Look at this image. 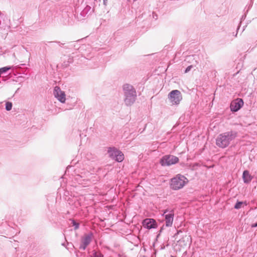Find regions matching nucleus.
<instances>
[{"instance_id": "obj_10", "label": "nucleus", "mask_w": 257, "mask_h": 257, "mask_svg": "<svg viewBox=\"0 0 257 257\" xmlns=\"http://www.w3.org/2000/svg\"><path fill=\"white\" fill-rule=\"evenodd\" d=\"M243 102L241 99H237L230 104V109L232 111H237L243 105Z\"/></svg>"}, {"instance_id": "obj_8", "label": "nucleus", "mask_w": 257, "mask_h": 257, "mask_svg": "<svg viewBox=\"0 0 257 257\" xmlns=\"http://www.w3.org/2000/svg\"><path fill=\"white\" fill-rule=\"evenodd\" d=\"M191 242V237L185 233L182 235V238L178 241L179 245L181 247H185L190 245Z\"/></svg>"}, {"instance_id": "obj_23", "label": "nucleus", "mask_w": 257, "mask_h": 257, "mask_svg": "<svg viewBox=\"0 0 257 257\" xmlns=\"http://www.w3.org/2000/svg\"><path fill=\"white\" fill-rule=\"evenodd\" d=\"M103 3L105 5H106V3H107V0H103Z\"/></svg>"}, {"instance_id": "obj_27", "label": "nucleus", "mask_w": 257, "mask_h": 257, "mask_svg": "<svg viewBox=\"0 0 257 257\" xmlns=\"http://www.w3.org/2000/svg\"><path fill=\"white\" fill-rule=\"evenodd\" d=\"M171 257H174L173 256H171Z\"/></svg>"}, {"instance_id": "obj_26", "label": "nucleus", "mask_w": 257, "mask_h": 257, "mask_svg": "<svg viewBox=\"0 0 257 257\" xmlns=\"http://www.w3.org/2000/svg\"><path fill=\"white\" fill-rule=\"evenodd\" d=\"M76 256H77V257H78V255L77 253L76 254Z\"/></svg>"}, {"instance_id": "obj_19", "label": "nucleus", "mask_w": 257, "mask_h": 257, "mask_svg": "<svg viewBox=\"0 0 257 257\" xmlns=\"http://www.w3.org/2000/svg\"><path fill=\"white\" fill-rule=\"evenodd\" d=\"M192 68V65H190V66H189L188 67H187L185 71V73H188V72H189L191 68Z\"/></svg>"}, {"instance_id": "obj_25", "label": "nucleus", "mask_w": 257, "mask_h": 257, "mask_svg": "<svg viewBox=\"0 0 257 257\" xmlns=\"http://www.w3.org/2000/svg\"><path fill=\"white\" fill-rule=\"evenodd\" d=\"M66 58H67V57L64 56V59H65Z\"/></svg>"}, {"instance_id": "obj_16", "label": "nucleus", "mask_w": 257, "mask_h": 257, "mask_svg": "<svg viewBox=\"0 0 257 257\" xmlns=\"http://www.w3.org/2000/svg\"><path fill=\"white\" fill-rule=\"evenodd\" d=\"M243 205H246L245 202L238 201L235 205L234 208L236 209L241 208Z\"/></svg>"}, {"instance_id": "obj_14", "label": "nucleus", "mask_w": 257, "mask_h": 257, "mask_svg": "<svg viewBox=\"0 0 257 257\" xmlns=\"http://www.w3.org/2000/svg\"><path fill=\"white\" fill-rule=\"evenodd\" d=\"M68 224L70 226H72L74 227L75 229H77L79 228V224L78 222H77L73 219H70L69 220Z\"/></svg>"}, {"instance_id": "obj_22", "label": "nucleus", "mask_w": 257, "mask_h": 257, "mask_svg": "<svg viewBox=\"0 0 257 257\" xmlns=\"http://www.w3.org/2000/svg\"><path fill=\"white\" fill-rule=\"evenodd\" d=\"M68 65V62H67V63L64 62V64H62V66L65 67H67Z\"/></svg>"}, {"instance_id": "obj_21", "label": "nucleus", "mask_w": 257, "mask_h": 257, "mask_svg": "<svg viewBox=\"0 0 257 257\" xmlns=\"http://www.w3.org/2000/svg\"><path fill=\"white\" fill-rule=\"evenodd\" d=\"M183 233V232H182V231L179 230V231H178L177 232V233H176V234H175L174 236L176 237V238H177V237L178 235L179 234H180V233Z\"/></svg>"}, {"instance_id": "obj_20", "label": "nucleus", "mask_w": 257, "mask_h": 257, "mask_svg": "<svg viewBox=\"0 0 257 257\" xmlns=\"http://www.w3.org/2000/svg\"><path fill=\"white\" fill-rule=\"evenodd\" d=\"M254 219L255 220H256V223H252L251 224V227H257V215L255 217Z\"/></svg>"}, {"instance_id": "obj_2", "label": "nucleus", "mask_w": 257, "mask_h": 257, "mask_svg": "<svg viewBox=\"0 0 257 257\" xmlns=\"http://www.w3.org/2000/svg\"><path fill=\"white\" fill-rule=\"evenodd\" d=\"M123 91L125 104L127 106L132 105L135 101L137 96L135 89L132 85L125 84L123 86Z\"/></svg>"}, {"instance_id": "obj_18", "label": "nucleus", "mask_w": 257, "mask_h": 257, "mask_svg": "<svg viewBox=\"0 0 257 257\" xmlns=\"http://www.w3.org/2000/svg\"><path fill=\"white\" fill-rule=\"evenodd\" d=\"M93 257H103V255L100 252H95Z\"/></svg>"}, {"instance_id": "obj_4", "label": "nucleus", "mask_w": 257, "mask_h": 257, "mask_svg": "<svg viewBox=\"0 0 257 257\" xmlns=\"http://www.w3.org/2000/svg\"><path fill=\"white\" fill-rule=\"evenodd\" d=\"M107 153L109 157L118 162H121L124 159V155L122 153L114 147L109 148Z\"/></svg>"}, {"instance_id": "obj_11", "label": "nucleus", "mask_w": 257, "mask_h": 257, "mask_svg": "<svg viewBox=\"0 0 257 257\" xmlns=\"http://www.w3.org/2000/svg\"><path fill=\"white\" fill-rule=\"evenodd\" d=\"M143 225L148 229L154 228L156 227V221L153 219L147 218L143 221Z\"/></svg>"}, {"instance_id": "obj_3", "label": "nucleus", "mask_w": 257, "mask_h": 257, "mask_svg": "<svg viewBox=\"0 0 257 257\" xmlns=\"http://www.w3.org/2000/svg\"><path fill=\"white\" fill-rule=\"evenodd\" d=\"M188 182V179L183 175H177L171 180L170 187L173 190H179L183 188Z\"/></svg>"}, {"instance_id": "obj_12", "label": "nucleus", "mask_w": 257, "mask_h": 257, "mask_svg": "<svg viewBox=\"0 0 257 257\" xmlns=\"http://www.w3.org/2000/svg\"><path fill=\"white\" fill-rule=\"evenodd\" d=\"M91 234L86 235L83 241V246L81 245V248H83V249H85L86 247L90 243L91 241Z\"/></svg>"}, {"instance_id": "obj_6", "label": "nucleus", "mask_w": 257, "mask_h": 257, "mask_svg": "<svg viewBox=\"0 0 257 257\" xmlns=\"http://www.w3.org/2000/svg\"><path fill=\"white\" fill-rule=\"evenodd\" d=\"M179 161L178 157L173 155H166L162 157L160 160V164L162 166H170L177 163Z\"/></svg>"}, {"instance_id": "obj_24", "label": "nucleus", "mask_w": 257, "mask_h": 257, "mask_svg": "<svg viewBox=\"0 0 257 257\" xmlns=\"http://www.w3.org/2000/svg\"><path fill=\"white\" fill-rule=\"evenodd\" d=\"M58 43L59 44L60 46L61 45H63V44L61 43L60 42H58Z\"/></svg>"}, {"instance_id": "obj_15", "label": "nucleus", "mask_w": 257, "mask_h": 257, "mask_svg": "<svg viewBox=\"0 0 257 257\" xmlns=\"http://www.w3.org/2000/svg\"><path fill=\"white\" fill-rule=\"evenodd\" d=\"M71 46L74 47L76 50H79L80 48V42L79 40L73 42L72 43Z\"/></svg>"}, {"instance_id": "obj_5", "label": "nucleus", "mask_w": 257, "mask_h": 257, "mask_svg": "<svg viewBox=\"0 0 257 257\" xmlns=\"http://www.w3.org/2000/svg\"><path fill=\"white\" fill-rule=\"evenodd\" d=\"M168 98L172 104H178L182 99L181 92L178 90L171 91L169 95Z\"/></svg>"}, {"instance_id": "obj_9", "label": "nucleus", "mask_w": 257, "mask_h": 257, "mask_svg": "<svg viewBox=\"0 0 257 257\" xmlns=\"http://www.w3.org/2000/svg\"><path fill=\"white\" fill-rule=\"evenodd\" d=\"M168 211L167 210H164L163 215H165V217L166 226L169 227L172 225L174 214L173 211L171 210L169 214H166Z\"/></svg>"}, {"instance_id": "obj_13", "label": "nucleus", "mask_w": 257, "mask_h": 257, "mask_svg": "<svg viewBox=\"0 0 257 257\" xmlns=\"http://www.w3.org/2000/svg\"><path fill=\"white\" fill-rule=\"evenodd\" d=\"M242 178L245 183H248L251 181L252 177L250 175L248 171L245 170L243 173Z\"/></svg>"}, {"instance_id": "obj_17", "label": "nucleus", "mask_w": 257, "mask_h": 257, "mask_svg": "<svg viewBox=\"0 0 257 257\" xmlns=\"http://www.w3.org/2000/svg\"><path fill=\"white\" fill-rule=\"evenodd\" d=\"M12 103L11 102H7L6 104V109L8 111H10L12 109Z\"/></svg>"}, {"instance_id": "obj_7", "label": "nucleus", "mask_w": 257, "mask_h": 257, "mask_svg": "<svg viewBox=\"0 0 257 257\" xmlns=\"http://www.w3.org/2000/svg\"><path fill=\"white\" fill-rule=\"evenodd\" d=\"M55 97L61 102L64 103L66 100V95L65 92L61 90L60 87L56 86L53 92Z\"/></svg>"}, {"instance_id": "obj_1", "label": "nucleus", "mask_w": 257, "mask_h": 257, "mask_svg": "<svg viewBox=\"0 0 257 257\" xmlns=\"http://www.w3.org/2000/svg\"><path fill=\"white\" fill-rule=\"evenodd\" d=\"M237 132L232 131L221 134L216 139V144L219 147L226 148L237 137Z\"/></svg>"}]
</instances>
